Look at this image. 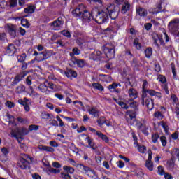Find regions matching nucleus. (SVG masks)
Wrapping results in <instances>:
<instances>
[{
    "label": "nucleus",
    "instance_id": "nucleus-28",
    "mask_svg": "<svg viewBox=\"0 0 179 179\" xmlns=\"http://www.w3.org/2000/svg\"><path fill=\"white\" fill-rule=\"evenodd\" d=\"M86 140L87 141L89 146L87 148H92L93 150H96L97 149V145L93 142V139L90 138V137H87Z\"/></svg>",
    "mask_w": 179,
    "mask_h": 179
},
{
    "label": "nucleus",
    "instance_id": "nucleus-35",
    "mask_svg": "<svg viewBox=\"0 0 179 179\" xmlns=\"http://www.w3.org/2000/svg\"><path fill=\"white\" fill-rule=\"evenodd\" d=\"M129 8H131V5L128 3V2H125L122 7V13H125L129 10Z\"/></svg>",
    "mask_w": 179,
    "mask_h": 179
},
{
    "label": "nucleus",
    "instance_id": "nucleus-1",
    "mask_svg": "<svg viewBox=\"0 0 179 179\" xmlns=\"http://www.w3.org/2000/svg\"><path fill=\"white\" fill-rule=\"evenodd\" d=\"M72 15H74L75 17H81L83 20H87L89 22L90 20V17L94 20V15H96V10H93L92 13L86 10L85 5L80 4L75 10L72 11Z\"/></svg>",
    "mask_w": 179,
    "mask_h": 179
},
{
    "label": "nucleus",
    "instance_id": "nucleus-8",
    "mask_svg": "<svg viewBox=\"0 0 179 179\" xmlns=\"http://www.w3.org/2000/svg\"><path fill=\"white\" fill-rule=\"evenodd\" d=\"M81 173H85V174H87V177H90V178H92V179L99 178V176H97V173H96V171L94 170L85 165Z\"/></svg>",
    "mask_w": 179,
    "mask_h": 179
},
{
    "label": "nucleus",
    "instance_id": "nucleus-7",
    "mask_svg": "<svg viewBox=\"0 0 179 179\" xmlns=\"http://www.w3.org/2000/svg\"><path fill=\"white\" fill-rule=\"evenodd\" d=\"M69 66H75V65H77L78 68H83L85 67V65H86V62L83 59H78L76 57H71L70 60L69 61Z\"/></svg>",
    "mask_w": 179,
    "mask_h": 179
},
{
    "label": "nucleus",
    "instance_id": "nucleus-5",
    "mask_svg": "<svg viewBox=\"0 0 179 179\" xmlns=\"http://www.w3.org/2000/svg\"><path fill=\"white\" fill-rule=\"evenodd\" d=\"M141 100L143 106H146L150 111L153 110L155 108V100L148 96V94H142Z\"/></svg>",
    "mask_w": 179,
    "mask_h": 179
},
{
    "label": "nucleus",
    "instance_id": "nucleus-60",
    "mask_svg": "<svg viewBox=\"0 0 179 179\" xmlns=\"http://www.w3.org/2000/svg\"><path fill=\"white\" fill-rule=\"evenodd\" d=\"M6 107H8V108H13V107H15V103H12L10 101H8L7 102H6Z\"/></svg>",
    "mask_w": 179,
    "mask_h": 179
},
{
    "label": "nucleus",
    "instance_id": "nucleus-40",
    "mask_svg": "<svg viewBox=\"0 0 179 179\" xmlns=\"http://www.w3.org/2000/svg\"><path fill=\"white\" fill-rule=\"evenodd\" d=\"M21 24L23 27H26V29H29V27H30V22H29L27 19L22 20Z\"/></svg>",
    "mask_w": 179,
    "mask_h": 179
},
{
    "label": "nucleus",
    "instance_id": "nucleus-39",
    "mask_svg": "<svg viewBox=\"0 0 179 179\" xmlns=\"http://www.w3.org/2000/svg\"><path fill=\"white\" fill-rule=\"evenodd\" d=\"M9 8L13 9V8H16L17 6V0H9Z\"/></svg>",
    "mask_w": 179,
    "mask_h": 179
},
{
    "label": "nucleus",
    "instance_id": "nucleus-61",
    "mask_svg": "<svg viewBox=\"0 0 179 179\" xmlns=\"http://www.w3.org/2000/svg\"><path fill=\"white\" fill-rule=\"evenodd\" d=\"M74 55H79L80 54V50H79L78 48H74L72 50Z\"/></svg>",
    "mask_w": 179,
    "mask_h": 179
},
{
    "label": "nucleus",
    "instance_id": "nucleus-29",
    "mask_svg": "<svg viewBox=\"0 0 179 179\" xmlns=\"http://www.w3.org/2000/svg\"><path fill=\"white\" fill-rule=\"evenodd\" d=\"M127 103L128 104H129L131 108H134V110H138V106H139V104H138L136 101H134V99L129 100Z\"/></svg>",
    "mask_w": 179,
    "mask_h": 179
},
{
    "label": "nucleus",
    "instance_id": "nucleus-44",
    "mask_svg": "<svg viewBox=\"0 0 179 179\" xmlns=\"http://www.w3.org/2000/svg\"><path fill=\"white\" fill-rule=\"evenodd\" d=\"M26 53H23L21 55L17 56L18 62H24L26 61Z\"/></svg>",
    "mask_w": 179,
    "mask_h": 179
},
{
    "label": "nucleus",
    "instance_id": "nucleus-3",
    "mask_svg": "<svg viewBox=\"0 0 179 179\" xmlns=\"http://www.w3.org/2000/svg\"><path fill=\"white\" fill-rule=\"evenodd\" d=\"M102 50L106 54L107 58L111 59L114 58L115 54V46L113 43H106L103 47H102Z\"/></svg>",
    "mask_w": 179,
    "mask_h": 179
},
{
    "label": "nucleus",
    "instance_id": "nucleus-57",
    "mask_svg": "<svg viewBox=\"0 0 179 179\" xmlns=\"http://www.w3.org/2000/svg\"><path fill=\"white\" fill-rule=\"evenodd\" d=\"M116 164L117 167H119V169H124V167H125V164L122 160H120L119 162H117Z\"/></svg>",
    "mask_w": 179,
    "mask_h": 179
},
{
    "label": "nucleus",
    "instance_id": "nucleus-50",
    "mask_svg": "<svg viewBox=\"0 0 179 179\" xmlns=\"http://www.w3.org/2000/svg\"><path fill=\"white\" fill-rule=\"evenodd\" d=\"M119 106L124 110H128V108H129L128 104L122 101H120V103H119Z\"/></svg>",
    "mask_w": 179,
    "mask_h": 179
},
{
    "label": "nucleus",
    "instance_id": "nucleus-48",
    "mask_svg": "<svg viewBox=\"0 0 179 179\" xmlns=\"http://www.w3.org/2000/svg\"><path fill=\"white\" fill-rule=\"evenodd\" d=\"M96 122L99 125V127H101L103 124H106V119L101 117L97 120Z\"/></svg>",
    "mask_w": 179,
    "mask_h": 179
},
{
    "label": "nucleus",
    "instance_id": "nucleus-12",
    "mask_svg": "<svg viewBox=\"0 0 179 179\" xmlns=\"http://www.w3.org/2000/svg\"><path fill=\"white\" fill-rule=\"evenodd\" d=\"M152 40L154 41V43L157 47H160V45H163L164 41L163 38L160 37L157 34H152Z\"/></svg>",
    "mask_w": 179,
    "mask_h": 179
},
{
    "label": "nucleus",
    "instance_id": "nucleus-13",
    "mask_svg": "<svg viewBox=\"0 0 179 179\" xmlns=\"http://www.w3.org/2000/svg\"><path fill=\"white\" fill-rule=\"evenodd\" d=\"M147 93H148V94H150L151 97L155 96V97L158 98V100H160V99L163 97V94H162V92H156L155 91V90H148L145 91V94H147Z\"/></svg>",
    "mask_w": 179,
    "mask_h": 179
},
{
    "label": "nucleus",
    "instance_id": "nucleus-62",
    "mask_svg": "<svg viewBox=\"0 0 179 179\" xmlns=\"http://www.w3.org/2000/svg\"><path fill=\"white\" fill-rule=\"evenodd\" d=\"M171 138L174 141H177L178 139V131H176L173 134H171Z\"/></svg>",
    "mask_w": 179,
    "mask_h": 179
},
{
    "label": "nucleus",
    "instance_id": "nucleus-19",
    "mask_svg": "<svg viewBox=\"0 0 179 179\" xmlns=\"http://www.w3.org/2000/svg\"><path fill=\"white\" fill-rule=\"evenodd\" d=\"M7 29L9 34H10L12 37H15L16 36V27L15 25L10 24L7 26Z\"/></svg>",
    "mask_w": 179,
    "mask_h": 179
},
{
    "label": "nucleus",
    "instance_id": "nucleus-14",
    "mask_svg": "<svg viewBox=\"0 0 179 179\" xmlns=\"http://www.w3.org/2000/svg\"><path fill=\"white\" fill-rule=\"evenodd\" d=\"M30 163L27 160L24 159H20L17 162V167H20V169H22V170H26L27 167H29Z\"/></svg>",
    "mask_w": 179,
    "mask_h": 179
},
{
    "label": "nucleus",
    "instance_id": "nucleus-46",
    "mask_svg": "<svg viewBox=\"0 0 179 179\" xmlns=\"http://www.w3.org/2000/svg\"><path fill=\"white\" fill-rule=\"evenodd\" d=\"M148 81L144 80L143 84V92L142 94H146V91L148 90Z\"/></svg>",
    "mask_w": 179,
    "mask_h": 179
},
{
    "label": "nucleus",
    "instance_id": "nucleus-53",
    "mask_svg": "<svg viewBox=\"0 0 179 179\" xmlns=\"http://www.w3.org/2000/svg\"><path fill=\"white\" fill-rule=\"evenodd\" d=\"M160 141L162 146H166V145H167V138H166V136H161Z\"/></svg>",
    "mask_w": 179,
    "mask_h": 179
},
{
    "label": "nucleus",
    "instance_id": "nucleus-25",
    "mask_svg": "<svg viewBox=\"0 0 179 179\" xmlns=\"http://www.w3.org/2000/svg\"><path fill=\"white\" fill-rule=\"evenodd\" d=\"M159 127H162V128L164 129L165 134H166V135H169V134H170V131L169 130V125L167 124V122H164V121H161L159 123Z\"/></svg>",
    "mask_w": 179,
    "mask_h": 179
},
{
    "label": "nucleus",
    "instance_id": "nucleus-33",
    "mask_svg": "<svg viewBox=\"0 0 179 179\" xmlns=\"http://www.w3.org/2000/svg\"><path fill=\"white\" fill-rule=\"evenodd\" d=\"M99 78L102 82H108L111 80V77L110 76L104 75V74H100L99 76Z\"/></svg>",
    "mask_w": 179,
    "mask_h": 179
},
{
    "label": "nucleus",
    "instance_id": "nucleus-34",
    "mask_svg": "<svg viewBox=\"0 0 179 179\" xmlns=\"http://www.w3.org/2000/svg\"><path fill=\"white\" fill-rule=\"evenodd\" d=\"M134 47H136V50H141L142 44L139 43V39L138 38H135L133 42Z\"/></svg>",
    "mask_w": 179,
    "mask_h": 179
},
{
    "label": "nucleus",
    "instance_id": "nucleus-26",
    "mask_svg": "<svg viewBox=\"0 0 179 179\" xmlns=\"http://www.w3.org/2000/svg\"><path fill=\"white\" fill-rule=\"evenodd\" d=\"M46 173L48 176H51V174H58L61 173V170L50 167L46 169Z\"/></svg>",
    "mask_w": 179,
    "mask_h": 179
},
{
    "label": "nucleus",
    "instance_id": "nucleus-49",
    "mask_svg": "<svg viewBox=\"0 0 179 179\" xmlns=\"http://www.w3.org/2000/svg\"><path fill=\"white\" fill-rule=\"evenodd\" d=\"M158 80L159 82H161V83H166V82H167V79L163 75H159L158 76Z\"/></svg>",
    "mask_w": 179,
    "mask_h": 179
},
{
    "label": "nucleus",
    "instance_id": "nucleus-36",
    "mask_svg": "<svg viewBox=\"0 0 179 179\" xmlns=\"http://www.w3.org/2000/svg\"><path fill=\"white\" fill-rule=\"evenodd\" d=\"M63 170L67 171L69 174H73V173H75V169L68 166H63Z\"/></svg>",
    "mask_w": 179,
    "mask_h": 179
},
{
    "label": "nucleus",
    "instance_id": "nucleus-64",
    "mask_svg": "<svg viewBox=\"0 0 179 179\" xmlns=\"http://www.w3.org/2000/svg\"><path fill=\"white\" fill-rule=\"evenodd\" d=\"M29 96H30V97H32V99H36L37 97V96H38V93L34 91V92L29 93Z\"/></svg>",
    "mask_w": 179,
    "mask_h": 179
},
{
    "label": "nucleus",
    "instance_id": "nucleus-45",
    "mask_svg": "<svg viewBox=\"0 0 179 179\" xmlns=\"http://www.w3.org/2000/svg\"><path fill=\"white\" fill-rule=\"evenodd\" d=\"M20 160H27V162H30V160H31V158H30V156H29V155L22 154L20 158Z\"/></svg>",
    "mask_w": 179,
    "mask_h": 179
},
{
    "label": "nucleus",
    "instance_id": "nucleus-18",
    "mask_svg": "<svg viewBox=\"0 0 179 179\" xmlns=\"http://www.w3.org/2000/svg\"><path fill=\"white\" fill-rule=\"evenodd\" d=\"M64 75H66L69 79H72V78H76L78 76L76 71H73L72 69H69L67 71H64Z\"/></svg>",
    "mask_w": 179,
    "mask_h": 179
},
{
    "label": "nucleus",
    "instance_id": "nucleus-30",
    "mask_svg": "<svg viewBox=\"0 0 179 179\" xmlns=\"http://www.w3.org/2000/svg\"><path fill=\"white\" fill-rule=\"evenodd\" d=\"M25 90L26 87L21 84L16 87L15 93H17V94H22V93H23V92H24Z\"/></svg>",
    "mask_w": 179,
    "mask_h": 179
},
{
    "label": "nucleus",
    "instance_id": "nucleus-59",
    "mask_svg": "<svg viewBox=\"0 0 179 179\" xmlns=\"http://www.w3.org/2000/svg\"><path fill=\"white\" fill-rule=\"evenodd\" d=\"M38 129V126L36 124H31L29 127V131H37Z\"/></svg>",
    "mask_w": 179,
    "mask_h": 179
},
{
    "label": "nucleus",
    "instance_id": "nucleus-6",
    "mask_svg": "<svg viewBox=\"0 0 179 179\" xmlns=\"http://www.w3.org/2000/svg\"><path fill=\"white\" fill-rule=\"evenodd\" d=\"M168 29L172 34H175L179 30V19L175 18L169 22Z\"/></svg>",
    "mask_w": 179,
    "mask_h": 179
},
{
    "label": "nucleus",
    "instance_id": "nucleus-10",
    "mask_svg": "<svg viewBox=\"0 0 179 179\" xmlns=\"http://www.w3.org/2000/svg\"><path fill=\"white\" fill-rule=\"evenodd\" d=\"M11 136L13 138H15L17 142L20 143V139H22V138L19 136H23V132L22 131V129L17 128L15 130H12Z\"/></svg>",
    "mask_w": 179,
    "mask_h": 179
},
{
    "label": "nucleus",
    "instance_id": "nucleus-20",
    "mask_svg": "<svg viewBox=\"0 0 179 179\" xmlns=\"http://www.w3.org/2000/svg\"><path fill=\"white\" fill-rule=\"evenodd\" d=\"M128 94L131 99H134L138 98V91L134 88H129L128 90Z\"/></svg>",
    "mask_w": 179,
    "mask_h": 179
},
{
    "label": "nucleus",
    "instance_id": "nucleus-9",
    "mask_svg": "<svg viewBox=\"0 0 179 179\" xmlns=\"http://www.w3.org/2000/svg\"><path fill=\"white\" fill-rule=\"evenodd\" d=\"M163 6H164V0H159L157 8H150L148 12L151 13V15H157V13H159L162 10Z\"/></svg>",
    "mask_w": 179,
    "mask_h": 179
},
{
    "label": "nucleus",
    "instance_id": "nucleus-11",
    "mask_svg": "<svg viewBox=\"0 0 179 179\" xmlns=\"http://www.w3.org/2000/svg\"><path fill=\"white\" fill-rule=\"evenodd\" d=\"M38 90L41 92V93H45V94H50L51 93V91L48 90V87L47 86V81H45L43 83L40 84L37 87Z\"/></svg>",
    "mask_w": 179,
    "mask_h": 179
},
{
    "label": "nucleus",
    "instance_id": "nucleus-16",
    "mask_svg": "<svg viewBox=\"0 0 179 179\" xmlns=\"http://www.w3.org/2000/svg\"><path fill=\"white\" fill-rule=\"evenodd\" d=\"M62 19L58 18L55 21H54L52 24H50L51 26H53L54 30H59L62 28Z\"/></svg>",
    "mask_w": 179,
    "mask_h": 179
},
{
    "label": "nucleus",
    "instance_id": "nucleus-47",
    "mask_svg": "<svg viewBox=\"0 0 179 179\" xmlns=\"http://www.w3.org/2000/svg\"><path fill=\"white\" fill-rule=\"evenodd\" d=\"M138 152H140V153H146V146L145 145H138V147L137 148Z\"/></svg>",
    "mask_w": 179,
    "mask_h": 179
},
{
    "label": "nucleus",
    "instance_id": "nucleus-38",
    "mask_svg": "<svg viewBox=\"0 0 179 179\" xmlns=\"http://www.w3.org/2000/svg\"><path fill=\"white\" fill-rule=\"evenodd\" d=\"M145 54L146 58L152 57V54H153V50L152 49V48H148L147 49H145Z\"/></svg>",
    "mask_w": 179,
    "mask_h": 179
},
{
    "label": "nucleus",
    "instance_id": "nucleus-21",
    "mask_svg": "<svg viewBox=\"0 0 179 179\" xmlns=\"http://www.w3.org/2000/svg\"><path fill=\"white\" fill-rule=\"evenodd\" d=\"M38 149H39V150H43L44 152H50V153H54V151H55L52 147L43 145H38Z\"/></svg>",
    "mask_w": 179,
    "mask_h": 179
},
{
    "label": "nucleus",
    "instance_id": "nucleus-56",
    "mask_svg": "<svg viewBox=\"0 0 179 179\" xmlns=\"http://www.w3.org/2000/svg\"><path fill=\"white\" fill-rule=\"evenodd\" d=\"M8 6V2H6L5 0H3L0 2V8L1 9H5Z\"/></svg>",
    "mask_w": 179,
    "mask_h": 179
},
{
    "label": "nucleus",
    "instance_id": "nucleus-42",
    "mask_svg": "<svg viewBox=\"0 0 179 179\" xmlns=\"http://www.w3.org/2000/svg\"><path fill=\"white\" fill-rule=\"evenodd\" d=\"M166 166L169 170L174 169V161L173 159L169 160L166 163Z\"/></svg>",
    "mask_w": 179,
    "mask_h": 179
},
{
    "label": "nucleus",
    "instance_id": "nucleus-43",
    "mask_svg": "<svg viewBox=\"0 0 179 179\" xmlns=\"http://www.w3.org/2000/svg\"><path fill=\"white\" fill-rule=\"evenodd\" d=\"M145 166L150 171H153V162H145Z\"/></svg>",
    "mask_w": 179,
    "mask_h": 179
},
{
    "label": "nucleus",
    "instance_id": "nucleus-2",
    "mask_svg": "<svg viewBox=\"0 0 179 179\" xmlns=\"http://www.w3.org/2000/svg\"><path fill=\"white\" fill-rule=\"evenodd\" d=\"M94 20L98 23V24H103L108 22V13L106 10V8L101 10L95 13Z\"/></svg>",
    "mask_w": 179,
    "mask_h": 179
},
{
    "label": "nucleus",
    "instance_id": "nucleus-32",
    "mask_svg": "<svg viewBox=\"0 0 179 179\" xmlns=\"http://www.w3.org/2000/svg\"><path fill=\"white\" fill-rule=\"evenodd\" d=\"M92 87H94V89H96V90H99V92H103L104 90V87H103L101 84L98 83H92Z\"/></svg>",
    "mask_w": 179,
    "mask_h": 179
},
{
    "label": "nucleus",
    "instance_id": "nucleus-55",
    "mask_svg": "<svg viewBox=\"0 0 179 179\" xmlns=\"http://www.w3.org/2000/svg\"><path fill=\"white\" fill-rule=\"evenodd\" d=\"M35 59H36V61H38V62H41V61H44L43 53L42 52L39 53V55L36 57Z\"/></svg>",
    "mask_w": 179,
    "mask_h": 179
},
{
    "label": "nucleus",
    "instance_id": "nucleus-15",
    "mask_svg": "<svg viewBox=\"0 0 179 179\" xmlns=\"http://www.w3.org/2000/svg\"><path fill=\"white\" fill-rule=\"evenodd\" d=\"M16 53V47L15 45H9L6 50V55H8L9 57H12L15 55Z\"/></svg>",
    "mask_w": 179,
    "mask_h": 179
},
{
    "label": "nucleus",
    "instance_id": "nucleus-22",
    "mask_svg": "<svg viewBox=\"0 0 179 179\" xmlns=\"http://www.w3.org/2000/svg\"><path fill=\"white\" fill-rule=\"evenodd\" d=\"M137 15H139L141 17H146L148 16V10L143 8H138L136 9Z\"/></svg>",
    "mask_w": 179,
    "mask_h": 179
},
{
    "label": "nucleus",
    "instance_id": "nucleus-31",
    "mask_svg": "<svg viewBox=\"0 0 179 179\" xmlns=\"http://www.w3.org/2000/svg\"><path fill=\"white\" fill-rule=\"evenodd\" d=\"M36 10V6H29L24 8V13H34Z\"/></svg>",
    "mask_w": 179,
    "mask_h": 179
},
{
    "label": "nucleus",
    "instance_id": "nucleus-4",
    "mask_svg": "<svg viewBox=\"0 0 179 179\" xmlns=\"http://www.w3.org/2000/svg\"><path fill=\"white\" fill-rule=\"evenodd\" d=\"M106 10H107L108 15H109L110 19H113L114 20L117 19V17H118L120 7L114 4H110L107 6V7L106 8Z\"/></svg>",
    "mask_w": 179,
    "mask_h": 179
},
{
    "label": "nucleus",
    "instance_id": "nucleus-58",
    "mask_svg": "<svg viewBox=\"0 0 179 179\" xmlns=\"http://www.w3.org/2000/svg\"><path fill=\"white\" fill-rule=\"evenodd\" d=\"M60 177L61 178H63V179H71V176L65 173H61Z\"/></svg>",
    "mask_w": 179,
    "mask_h": 179
},
{
    "label": "nucleus",
    "instance_id": "nucleus-63",
    "mask_svg": "<svg viewBox=\"0 0 179 179\" xmlns=\"http://www.w3.org/2000/svg\"><path fill=\"white\" fill-rule=\"evenodd\" d=\"M26 83L28 86H31V76H29L26 78Z\"/></svg>",
    "mask_w": 179,
    "mask_h": 179
},
{
    "label": "nucleus",
    "instance_id": "nucleus-23",
    "mask_svg": "<svg viewBox=\"0 0 179 179\" xmlns=\"http://www.w3.org/2000/svg\"><path fill=\"white\" fill-rule=\"evenodd\" d=\"M88 113L90 115H93L94 117H99V113H100V111L99 110V109H97V108L92 107L88 110Z\"/></svg>",
    "mask_w": 179,
    "mask_h": 179
},
{
    "label": "nucleus",
    "instance_id": "nucleus-52",
    "mask_svg": "<svg viewBox=\"0 0 179 179\" xmlns=\"http://www.w3.org/2000/svg\"><path fill=\"white\" fill-rule=\"evenodd\" d=\"M42 55L45 59H48V58H50V52L48 50H45L44 52H42Z\"/></svg>",
    "mask_w": 179,
    "mask_h": 179
},
{
    "label": "nucleus",
    "instance_id": "nucleus-51",
    "mask_svg": "<svg viewBox=\"0 0 179 179\" xmlns=\"http://www.w3.org/2000/svg\"><path fill=\"white\" fill-rule=\"evenodd\" d=\"M173 156L174 157H176V159H178L179 160V149L174 148L173 151Z\"/></svg>",
    "mask_w": 179,
    "mask_h": 179
},
{
    "label": "nucleus",
    "instance_id": "nucleus-37",
    "mask_svg": "<svg viewBox=\"0 0 179 179\" xmlns=\"http://www.w3.org/2000/svg\"><path fill=\"white\" fill-rule=\"evenodd\" d=\"M154 117H155L156 120H163L164 116L163 114L160 111H155L153 114Z\"/></svg>",
    "mask_w": 179,
    "mask_h": 179
},
{
    "label": "nucleus",
    "instance_id": "nucleus-41",
    "mask_svg": "<svg viewBox=\"0 0 179 179\" xmlns=\"http://www.w3.org/2000/svg\"><path fill=\"white\" fill-rule=\"evenodd\" d=\"M160 138V136H159V134H154L152 135V141L153 143H157V141Z\"/></svg>",
    "mask_w": 179,
    "mask_h": 179
},
{
    "label": "nucleus",
    "instance_id": "nucleus-17",
    "mask_svg": "<svg viewBox=\"0 0 179 179\" xmlns=\"http://www.w3.org/2000/svg\"><path fill=\"white\" fill-rule=\"evenodd\" d=\"M24 76H26V73L22 72L18 75H17L14 79V80L12 82V85L15 86L16 85H17V83H19V82H20L23 78H24Z\"/></svg>",
    "mask_w": 179,
    "mask_h": 179
},
{
    "label": "nucleus",
    "instance_id": "nucleus-24",
    "mask_svg": "<svg viewBox=\"0 0 179 179\" xmlns=\"http://www.w3.org/2000/svg\"><path fill=\"white\" fill-rule=\"evenodd\" d=\"M136 113H138V110H127L126 112V115L130 118V120H134L136 118Z\"/></svg>",
    "mask_w": 179,
    "mask_h": 179
},
{
    "label": "nucleus",
    "instance_id": "nucleus-27",
    "mask_svg": "<svg viewBox=\"0 0 179 179\" xmlns=\"http://www.w3.org/2000/svg\"><path fill=\"white\" fill-rule=\"evenodd\" d=\"M96 135L98 137H99L102 141H104L106 143H108L110 142V140L108 139V137H107L106 135L101 133V131H96Z\"/></svg>",
    "mask_w": 179,
    "mask_h": 179
},
{
    "label": "nucleus",
    "instance_id": "nucleus-54",
    "mask_svg": "<svg viewBox=\"0 0 179 179\" xmlns=\"http://www.w3.org/2000/svg\"><path fill=\"white\" fill-rule=\"evenodd\" d=\"M158 174H159V176H164V174H166L164 173V168H163V166H158Z\"/></svg>",
    "mask_w": 179,
    "mask_h": 179
}]
</instances>
